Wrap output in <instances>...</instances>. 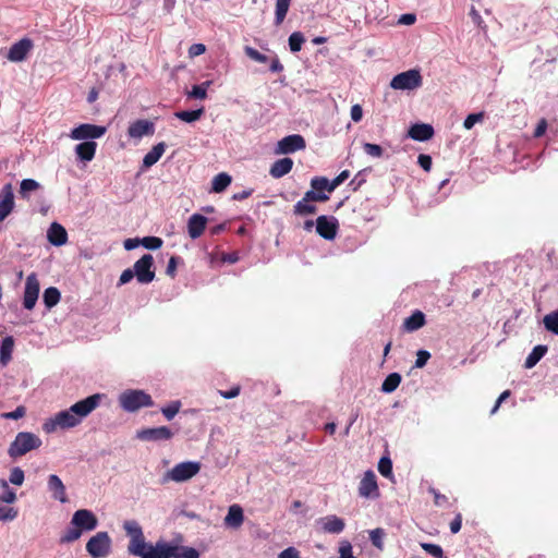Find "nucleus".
<instances>
[{
    "mask_svg": "<svg viewBox=\"0 0 558 558\" xmlns=\"http://www.w3.org/2000/svg\"><path fill=\"white\" fill-rule=\"evenodd\" d=\"M102 395L95 393L71 405L68 410L56 413L47 420L43 429L46 433H52L58 427L68 429L77 426L84 417L89 415L99 404Z\"/></svg>",
    "mask_w": 558,
    "mask_h": 558,
    "instance_id": "nucleus-1",
    "label": "nucleus"
},
{
    "mask_svg": "<svg viewBox=\"0 0 558 558\" xmlns=\"http://www.w3.org/2000/svg\"><path fill=\"white\" fill-rule=\"evenodd\" d=\"M41 446V439L29 432H20L15 436L8 449V454L12 459H17L32 450L38 449Z\"/></svg>",
    "mask_w": 558,
    "mask_h": 558,
    "instance_id": "nucleus-2",
    "label": "nucleus"
},
{
    "mask_svg": "<svg viewBox=\"0 0 558 558\" xmlns=\"http://www.w3.org/2000/svg\"><path fill=\"white\" fill-rule=\"evenodd\" d=\"M120 405L128 412H135L154 404L151 397L143 390H126L119 398Z\"/></svg>",
    "mask_w": 558,
    "mask_h": 558,
    "instance_id": "nucleus-3",
    "label": "nucleus"
},
{
    "mask_svg": "<svg viewBox=\"0 0 558 558\" xmlns=\"http://www.w3.org/2000/svg\"><path fill=\"white\" fill-rule=\"evenodd\" d=\"M123 529L126 535L130 537L128 550L131 555L141 554V549H145V537L143 534L142 526L135 520H126L123 523Z\"/></svg>",
    "mask_w": 558,
    "mask_h": 558,
    "instance_id": "nucleus-4",
    "label": "nucleus"
},
{
    "mask_svg": "<svg viewBox=\"0 0 558 558\" xmlns=\"http://www.w3.org/2000/svg\"><path fill=\"white\" fill-rule=\"evenodd\" d=\"M422 84V75L420 71L415 69L397 74L390 82L391 88L401 90H413L421 87Z\"/></svg>",
    "mask_w": 558,
    "mask_h": 558,
    "instance_id": "nucleus-5",
    "label": "nucleus"
},
{
    "mask_svg": "<svg viewBox=\"0 0 558 558\" xmlns=\"http://www.w3.org/2000/svg\"><path fill=\"white\" fill-rule=\"evenodd\" d=\"M111 538L107 532H98L89 538L86 550L93 558H104L109 555Z\"/></svg>",
    "mask_w": 558,
    "mask_h": 558,
    "instance_id": "nucleus-6",
    "label": "nucleus"
},
{
    "mask_svg": "<svg viewBox=\"0 0 558 558\" xmlns=\"http://www.w3.org/2000/svg\"><path fill=\"white\" fill-rule=\"evenodd\" d=\"M201 470V463L194 461L181 462L175 464L168 473L167 480L177 483L185 482L194 477Z\"/></svg>",
    "mask_w": 558,
    "mask_h": 558,
    "instance_id": "nucleus-7",
    "label": "nucleus"
},
{
    "mask_svg": "<svg viewBox=\"0 0 558 558\" xmlns=\"http://www.w3.org/2000/svg\"><path fill=\"white\" fill-rule=\"evenodd\" d=\"M136 280L142 284L150 283L155 279L154 257L150 254L143 255L133 265Z\"/></svg>",
    "mask_w": 558,
    "mask_h": 558,
    "instance_id": "nucleus-8",
    "label": "nucleus"
},
{
    "mask_svg": "<svg viewBox=\"0 0 558 558\" xmlns=\"http://www.w3.org/2000/svg\"><path fill=\"white\" fill-rule=\"evenodd\" d=\"M107 132L106 126L83 123L72 129L70 137L74 141L99 138Z\"/></svg>",
    "mask_w": 558,
    "mask_h": 558,
    "instance_id": "nucleus-9",
    "label": "nucleus"
},
{
    "mask_svg": "<svg viewBox=\"0 0 558 558\" xmlns=\"http://www.w3.org/2000/svg\"><path fill=\"white\" fill-rule=\"evenodd\" d=\"M316 232L325 240H333L339 230L338 219L333 216L322 215L315 222Z\"/></svg>",
    "mask_w": 558,
    "mask_h": 558,
    "instance_id": "nucleus-10",
    "label": "nucleus"
},
{
    "mask_svg": "<svg viewBox=\"0 0 558 558\" xmlns=\"http://www.w3.org/2000/svg\"><path fill=\"white\" fill-rule=\"evenodd\" d=\"M39 281L37 275L32 272L27 276L25 282L24 298H23V306L31 311L35 307L36 302L39 295Z\"/></svg>",
    "mask_w": 558,
    "mask_h": 558,
    "instance_id": "nucleus-11",
    "label": "nucleus"
},
{
    "mask_svg": "<svg viewBox=\"0 0 558 558\" xmlns=\"http://www.w3.org/2000/svg\"><path fill=\"white\" fill-rule=\"evenodd\" d=\"M173 432L168 426L143 428L137 432L136 437L143 441H165L173 437Z\"/></svg>",
    "mask_w": 558,
    "mask_h": 558,
    "instance_id": "nucleus-12",
    "label": "nucleus"
},
{
    "mask_svg": "<svg viewBox=\"0 0 558 558\" xmlns=\"http://www.w3.org/2000/svg\"><path fill=\"white\" fill-rule=\"evenodd\" d=\"M71 524L83 531H93L98 525L96 515L87 509H80L74 512Z\"/></svg>",
    "mask_w": 558,
    "mask_h": 558,
    "instance_id": "nucleus-13",
    "label": "nucleus"
},
{
    "mask_svg": "<svg viewBox=\"0 0 558 558\" xmlns=\"http://www.w3.org/2000/svg\"><path fill=\"white\" fill-rule=\"evenodd\" d=\"M306 146L305 140L300 134H292L283 137L277 144L276 154H292L298 150L304 149Z\"/></svg>",
    "mask_w": 558,
    "mask_h": 558,
    "instance_id": "nucleus-14",
    "label": "nucleus"
},
{
    "mask_svg": "<svg viewBox=\"0 0 558 558\" xmlns=\"http://www.w3.org/2000/svg\"><path fill=\"white\" fill-rule=\"evenodd\" d=\"M359 495L364 498H376L379 496L377 478L372 470L364 473L359 484Z\"/></svg>",
    "mask_w": 558,
    "mask_h": 558,
    "instance_id": "nucleus-15",
    "label": "nucleus"
},
{
    "mask_svg": "<svg viewBox=\"0 0 558 558\" xmlns=\"http://www.w3.org/2000/svg\"><path fill=\"white\" fill-rule=\"evenodd\" d=\"M170 544L158 541L155 545L146 544L145 549H141V554L134 556L141 558H171Z\"/></svg>",
    "mask_w": 558,
    "mask_h": 558,
    "instance_id": "nucleus-16",
    "label": "nucleus"
},
{
    "mask_svg": "<svg viewBox=\"0 0 558 558\" xmlns=\"http://www.w3.org/2000/svg\"><path fill=\"white\" fill-rule=\"evenodd\" d=\"M14 194L11 183H7L0 190V222H2L14 209Z\"/></svg>",
    "mask_w": 558,
    "mask_h": 558,
    "instance_id": "nucleus-17",
    "label": "nucleus"
},
{
    "mask_svg": "<svg viewBox=\"0 0 558 558\" xmlns=\"http://www.w3.org/2000/svg\"><path fill=\"white\" fill-rule=\"evenodd\" d=\"M32 47V40L28 38H23L11 46L7 58L12 62H21L26 58Z\"/></svg>",
    "mask_w": 558,
    "mask_h": 558,
    "instance_id": "nucleus-18",
    "label": "nucleus"
},
{
    "mask_svg": "<svg viewBox=\"0 0 558 558\" xmlns=\"http://www.w3.org/2000/svg\"><path fill=\"white\" fill-rule=\"evenodd\" d=\"M155 133V125L151 121L140 119L132 122L128 129V135L131 138H142L144 135H153Z\"/></svg>",
    "mask_w": 558,
    "mask_h": 558,
    "instance_id": "nucleus-19",
    "label": "nucleus"
},
{
    "mask_svg": "<svg viewBox=\"0 0 558 558\" xmlns=\"http://www.w3.org/2000/svg\"><path fill=\"white\" fill-rule=\"evenodd\" d=\"M47 485L53 499L59 500L62 504L68 501L65 486L58 475H49Z\"/></svg>",
    "mask_w": 558,
    "mask_h": 558,
    "instance_id": "nucleus-20",
    "label": "nucleus"
},
{
    "mask_svg": "<svg viewBox=\"0 0 558 558\" xmlns=\"http://www.w3.org/2000/svg\"><path fill=\"white\" fill-rule=\"evenodd\" d=\"M48 241L54 246H61L68 242V232L63 226L52 222L47 231Z\"/></svg>",
    "mask_w": 558,
    "mask_h": 558,
    "instance_id": "nucleus-21",
    "label": "nucleus"
},
{
    "mask_svg": "<svg viewBox=\"0 0 558 558\" xmlns=\"http://www.w3.org/2000/svg\"><path fill=\"white\" fill-rule=\"evenodd\" d=\"M207 218L199 214H194L189 218L187 232L192 239L199 238L206 228Z\"/></svg>",
    "mask_w": 558,
    "mask_h": 558,
    "instance_id": "nucleus-22",
    "label": "nucleus"
},
{
    "mask_svg": "<svg viewBox=\"0 0 558 558\" xmlns=\"http://www.w3.org/2000/svg\"><path fill=\"white\" fill-rule=\"evenodd\" d=\"M434 129L430 124L415 123L409 130V136L418 142H425L433 137Z\"/></svg>",
    "mask_w": 558,
    "mask_h": 558,
    "instance_id": "nucleus-23",
    "label": "nucleus"
},
{
    "mask_svg": "<svg viewBox=\"0 0 558 558\" xmlns=\"http://www.w3.org/2000/svg\"><path fill=\"white\" fill-rule=\"evenodd\" d=\"M293 168V160L289 157H284L281 159L276 160L269 170V174L275 178L279 179L288 174Z\"/></svg>",
    "mask_w": 558,
    "mask_h": 558,
    "instance_id": "nucleus-24",
    "label": "nucleus"
},
{
    "mask_svg": "<svg viewBox=\"0 0 558 558\" xmlns=\"http://www.w3.org/2000/svg\"><path fill=\"white\" fill-rule=\"evenodd\" d=\"M322 524H323L324 532L330 533V534H340L345 527V523H344L343 519H341L335 514L327 515V517L323 518Z\"/></svg>",
    "mask_w": 558,
    "mask_h": 558,
    "instance_id": "nucleus-25",
    "label": "nucleus"
},
{
    "mask_svg": "<svg viewBox=\"0 0 558 558\" xmlns=\"http://www.w3.org/2000/svg\"><path fill=\"white\" fill-rule=\"evenodd\" d=\"M243 509L239 505L230 506L225 518V524L233 529H239L243 524Z\"/></svg>",
    "mask_w": 558,
    "mask_h": 558,
    "instance_id": "nucleus-26",
    "label": "nucleus"
},
{
    "mask_svg": "<svg viewBox=\"0 0 558 558\" xmlns=\"http://www.w3.org/2000/svg\"><path fill=\"white\" fill-rule=\"evenodd\" d=\"M97 149V143L94 141H85L75 146V153L80 160L90 161L94 159Z\"/></svg>",
    "mask_w": 558,
    "mask_h": 558,
    "instance_id": "nucleus-27",
    "label": "nucleus"
},
{
    "mask_svg": "<svg viewBox=\"0 0 558 558\" xmlns=\"http://www.w3.org/2000/svg\"><path fill=\"white\" fill-rule=\"evenodd\" d=\"M166 150V144L160 142L153 146V148L143 158V168L148 169L154 166L163 155Z\"/></svg>",
    "mask_w": 558,
    "mask_h": 558,
    "instance_id": "nucleus-28",
    "label": "nucleus"
},
{
    "mask_svg": "<svg viewBox=\"0 0 558 558\" xmlns=\"http://www.w3.org/2000/svg\"><path fill=\"white\" fill-rule=\"evenodd\" d=\"M425 315L421 311H415L410 317L403 322V329L408 332H413L425 325Z\"/></svg>",
    "mask_w": 558,
    "mask_h": 558,
    "instance_id": "nucleus-29",
    "label": "nucleus"
},
{
    "mask_svg": "<svg viewBox=\"0 0 558 558\" xmlns=\"http://www.w3.org/2000/svg\"><path fill=\"white\" fill-rule=\"evenodd\" d=\"M171 558H199V553L189 546H179L170 544Z\"/></svg>",
    "mask_w": 558,
    "mask_h": 558,
    "instance_id": "nucleus-30",
    "label": "nucleus"
},
{
    "mask_svg": "<svg viewBox=\"0 0 558 558\" xmlns=\"http://www.w3.org/2000/svg\"><path fill=\"white\" fill-rule=\"evenodd\" d=\"M14 348V339L11 336L5 337L2 340L0 348V363L5 366L12 359V352Z\"/></svg>",
    "mask_w": 558,
    "mask_h": 558,
    "instance_id": "nucleus-31",
    "label": "nucleus"
},
{
    "mask_svg": "<svg viewBox=\"0 0 558 558\" xmlns=\"http://www.w3.org/2000/svg\"><path fill=\"white\" fill-rule=\"evenodd\" d=\"M546 352H547L546 345L538 344V345L534 347L532 352L525 359L524 366L526 368L534 367L542 360V357L546 354Z\"/></svg>",
    "mask_w": 558,
    "mask_h": 558,
    "instance_id": "nucleus-32",
    "label": "nucleus"
},
{
    "mask_svg": "<svg viewBox=\"0 0 558 558\" xmlns=\"http://www.w3.org/2000/svg\"><path fill=\"white\" fill-rule=\"evenodd\" d=\"M231 180V177L226 172L215 175L211 182V191L215 193L223 192L230 185Z\"/></svg>",
    "mask_w": 558,
    "mask_h": 558,
    "instance_id": "nucleus-33",
    "label": "nucleus"
},
{
    "mask_svg": "<svg viewBox=\"0 0 558 558\" xmlns=\"http://www.w3.org/2000/svg\"><path fill=\"white\" fill-rule=\"evenodd\" d=\"M401 375L399 373L389 374L381 384V391L386 393L393 392L401 383Z\"/></svg>",
    "mask_w": 558,
    "mask_h": 558,
    "instance_id": "nucleus-34",
    "label": "nucleus"
},
{
    "mask_svg": "<svg viewBox=\"0 0 558 558\" xmlns=\"http://www.w3.org/2000/svg\"><path fill=\"white\" fill-rule=\"evenodd\" d=\"M60 298H61V293L54 287H49L44 291L43 299H44V303L47 308H51V307L56 306L59 303Z\"/></svg>",
    "mask_w": 558,
    "mask_h": 558,
    "instance_id": "nucleus-35",
    "label": "nucleus"
},
{
    "mask_svg": "<svg viewBox=\"0 0 558 558\" xmlns=\"http://www.w3.org/2000/svg\"><path fill=\"white\" fill-rule=\"evenodd\" d=\"M291 0H277L276 1V12H275V23L276 25H280L289 11Z\"/></svg>",
    "mask_w": 558,
    "mask_h": 558,
    "instance_id": "nucleus-36",
    "label": "nucleus"
},
{
    "mask_svg": "<svg viewBox=\"0 0 558 558\" xmlns=\"http://www.w3.org/2000/svg\"><path fill=\"white\" fill-rule=\"evenodd\" d=\"M316 211L317 207L303 198L299 201L293 207V213L299 216L313 215Z\"/></svg>",
    "mask_w": 558,
    "mask_h": 558,
    "instance_id": "nucleus-37",
    "label": "nucleus"
},
{
    "mask_svg": "<svg viewBox=\"0 0 558 558\" xmlns=\"http://www.w3.org/2000/svg\"><path fill=\"white\" fill-rule=\"evenodd\" d=\"M210 84V81H206L199 85H194L191 92L187 93V96L195 99H205L207 97V89Z\"/></svg>",
    "mask_w": 558,
    "mask_h": 558,
    "instance_id": "nucleus-38",
    "label": "nucleus"
},
{
    "mask_svg": "<svg viewBox=\"0 0 558 558\" xmlns=\"http://www.w3.org/2000/svg\"><path fill=\"white\" fill-rule=\"evenodd\" d=\"M204 113V109H196L191 111H178L175 112V117L180 119L181 121L191 123L194 121H197Z\"/></svg>",
    "mask_w": 558,
    "mask_h": 558,
    "instance_id": "nucleus-39",
    "label": "nucleus"
},
{
    "mask_svg": "<svg viewBox=\"0 0 558 558\" xmlns=\"http://www.w3.org/2000/svg\"><path fill=\"white\" fill-rule=\"evenodd\" d=\"M543 323L548 331L558 335V310L545 315Z\"/></svg>",
    "mask_w": 558,
    "mask_h": 558,
    "instance_id": "nucleus-40",
    "label": "nucleus"
},
{
    "mask_svg": "<svg viewBox=\"0 0 558 558\" xmlns=\"http://www.w3.org/2000/svg\"><path fill=\"white\" fill-rule=\"evenodd\" d=\"M305 38L301 32H294L289 36V48L291 52H299L304 44Z\"/></svg>",
    "mask_w": 558,
    "mask_h": 558,
    "instance_id": "nucleus-41",
    "label": "nucleus"
},
{
    "mask_svg": "<svg viewBox=\"0 0 558 558\" xmlns=\"http://www.w3.org/2000/svg\"><path fill=\"white\" fill-rule=\"evenodd\" d=\"M0 486L3 488L0 500L5 504H13L16 500L15 492L9 487L5 480H0Z\"/></svg>",
    "mask_w": 558,
    "mask_h": 558,
    "instance_id": "nucleus-42",
    "label": "nucleus"
},
{
    "mask_svg": "<svg viewBox=\"0 0 558 558\" xmlns=\"http://www.w3.org/2000/svg\"><path fill=\"white\" fill-rule=\"evenodd\" d=\"M82 533L83 532L77 526L73 525V527L68 529L63 533V535L60 538V543H62V544L72 543V542L78 539L81 537Z\"/></svg>",
    "mask_w": 558,
    "mask_h": 558,
    "instance_id": "nucleus-43",
    "label": "nucleus"
},
{
    "mask_svg": "<svg viewBox=\"0 0 558 558\" xmlns=\"http://www.w3.org/2000/svg\"><path fill=\"white\" fill-rule=\"evenodd\" d=\"M311 186L319 193H324L325 190L329 192L330 181L325 177H315L311 181Z\"/></svg>",
    "mask_w": 558,
    "mask_h": 558,
    "instance_id": "nucleus-44",
    "label": "nucleus"
},
{
    "mask_svg": "<svg viewBox=\"0 0 558 558\" xmlns=\"http://www.w3.org/2000/svg\"><path fill=\"white\" fill-rule=\"evenodd\" d=\"M39 189V183L33 179H24L20 185V194L22 197H26L28 192H33Z\"/></svg>",
    "mask_w": 558,
    "mask_h": 558,
    "instance_id": "nucleus-45",
    "label": "nucleus"
},
{
    "mask_svg": "<svg viewBox=\"0 0 558 558\" xmlns=\"http://www.w3.org/2000/svg\"><path fill=\"white\" fill-rule=\"evenodd\" d=\"M24 471L21 468L14 466L13 469H11L9 476V481L11 484L21 486L24 483Z\"/></svg>",
    "mask_w": 558,
    "mask_h": 558,
    "instance_id": "nucleus-46",
    "label": "nucleus"
},
{
    "mask_svg": "<svg viewBox=\"0 0 558 558\" xmlns=\"http://www.w3.org/2000/svg\"><path fill=\"white\" fill-rule=\"evenodd\" d=\"M421 547L435 558H445L442 548L437 544L422 543Z\"/></svg>",
    "mask_w": 558,
    "mask_h": 558,
    "instance_id": "nucleus-47",
    "label": "nucleus"
},
{
    "mask_svg": "<svg viewBox=\"0 0 558 558\" xmlns=\"http://www.w3.org/2000/svg\"><path fill=\"white\" fill-rule=\"evenodd\" d=\"M378 471L385 477L392 475V462L388 457H383L378 462Z\"/></svg>",
    "mask_w": 558,
    "mask_h": 558,
    "instance_id": "nucleus-48",
    "label": "nucleus"
},
{
    "mask_svg": "<svg viewBox=\"0 0 558 558\" xmlns=\"http://www.w3.org/2000/svg\"><path fill=\"white\" fill-rule=\"evenodd\" d=\"M141 243L148 250H158L162 246L163 241L158 236H145L141 240Z\"/></svg>",
    "mask_w": 558,
    "mask_h": 558,
    "instance_id": "nucleus-49",
    "label": "nucleus"
},
{
    "mask_svg": "<svg viewBox=\"0 0 558 558\" xmlns=\"http://www.w3.org/2000/svg\"><path fill=\"white\" fill-rule=\"evenodd\" d=\"M303 199H305L310 203L311 202H326L329 199V197L327 194L319 193L316 190L312 189L304 194Z\"/></svg>",
    "mask_w": 558,
    "mask_h": 558,
    "instance_id": "nucleus-50",
    "label": "nucleus"
},
{
    "mask_svg": "<svg viewBox=\"0 0 558 558\" xmlns=\"http://www.w3.org/2000/svg\"><path fill=\"white\" fill-rule=\"evenodd\" d=\"M245 54L251 58L252 60L259 62V63H266L268 61L267 56L260 53L258 50H256L253 47L246 46L244 48Z\"/></svg>",
    "mask_w": 558,
    "mask_h": 558,
    "instance_id": "nucleus-51",
    "label": "nucleus"
},
{
    "mask_svg": "<svg viewBox=\"0 0 558 558\" xmlns=\"http://www.w3.org/2000/svg\"><path fill=\"white\" fill-rule=\"evenodd\" d=\"M384 535V530L378 527L369 532V539L375 547L381 549Z\"/></svg>",
    "mask_w": 558,
    "mask_h": 558,
    "instance_id": "nucleus-52",
    "label": "nucleus"
},
{
    "mask_svg": "<svg viewBox=\"0 0 558 558\" xmlns=\"http://www.w3.org/2000/svg\"><path fill=\"white\" fill-rule=\"evenodd\" d=\"M363 149L367 155L375 158H380L384 154V149L377 144L364 143Z\"/></svg>",
    "mask_w": 558,
    "mask_h": 558,
    "instance_id": "nucleus-53",
    "label": "nucleus"
},
{
    "mask_svg": "<svg viewBox=\"0 0 558 558\" xmlns=\"http://www.w3.org/2000/svg\"><path fill=\"white\" fill-rule=\"evenodd\" d=\"M338 551H339V558H356L353 555V548L349 541L340 542Z\"/></svg>",
    "mask_w": 558,
    "mask_h": 558,
    "instance_id": "nucleus-54",
    "label": "nucleus"
},
{
    "mask_svg": "<svg viewBox=\"0 0 558 558\" xmlns=\"http://www.w3.org/2000/svg\"><path fill=\"white\" fill-rule=\"evenodd\" d=\"M180 402L179 401H175V402H172L171 404H169L168 407H165L161 409V412L162 414L165 415V417L167 420H172L177 413L179 412L180 410Z\"/></svg>",
    "mask_w": 558,
    "mask_h": 558,
    "instance_id": "nucleus-55",
    "label": "nucleus"
},
{
    "mask_svg": "<svg viewBox=\"0 0 558 558\" xmlns=\"http://www.w3.org/2000/svg\"><path fill=\"white\" fill-rule=\"evenodd\" d=\"M483 119H484V112L471 113L465 118V120L463 122V126L466 130H471L475 123L481 122Z\"/></svg>",
    "mask_w": 558,
    "mask_h": 558,
    "instance_id": "nucleus-56",
    "label": "nucleus"
},
{
    "mask_svg": "<svg viewBox=\"0 0 558 558\" xmlns=\"http://www.w3.org/2000/svg\"><path fill=\"white\" fill-rule=\"evenodd\" d=\"M350 175L349 170L341 171L332 181H330L329 192H332L341 183H343Z\"/></svg>",
    "mask_w": 558,
    "mask_h": 558,
    "instance_id": "nucleus-57",
    "label": "nucleus"
},
{
    "mask_svg": "<svg viewBox=\"0 0 558 558\" xmlns=\"http://www.w3.org/2000/svg\"><path fill=\"white\" fill-rule=\"evenodd\" d=\"M430 359V353L426 350H420L417 352V357L415 361V367L422 368L426 365L427 361Z\"/></svg>",
    "mask_w": 558,
    "mask_h": 558,
    "instance_id": "nucleus-58",
    "label": "nucleus"
},
{
    "mask_svg": "<svg viewBox=\"0 0 558 558\" xmlns=\"http://www.w3.org/2000/svg\"><path fill=\"white\" fill-rule=\"evenodd\" d=\"M25 415V408L20 405L12 412H7L2 414V417L8 420H19Z\"/></svg>",
    "mask_w": 558,
    "mask_h": 558,
    "instance_id": "nucleus-59",
    "label": "nucleus"
},
{
    "mask_svg": "<svg viewBox=\"0 0 558 558\" xmlns=\"http://www.w3.org/2000/svg\"><path fill=\"white\" fill-rule=\"evenodd\" d=\"M417 163L425 170V171H430L432 169V165H433V161H432V157L429 155H425V154H421L418 155L417 157Z\"/></svg>",
    "mask_w": 558,
    "mask_h": 558,
    "instance_id": "nucleus-60",
    "label": "nucleus"
},
{
    "mask_svg": "<svg viewBox=\"0 0 558 558\" xmlns=\"http://www.w3.org/2000/svg\"><path fill=\"white\" fill-rule=\"evenodd\" d=\"M205 51H206V47L204 44H193L189 48V56L192 58L198 57V56L203 54Z\"/></svg>",
    "mask_w": 558,
    "mask_h": 558,
    "instance_id": "nucleus-61",
    "label": "nucleus"
},
{
    "mask_svg": "<svg viewBox=\"0 0 558 558\" xmlns=\"http://www.w3.org/2000/svg\"><path fill=\"white\" fill-rule=\"evenodd\" d=\"M135 277L134 270L131 268H128L122 271L120 278H119V286L125 284L130 282Z\"/></svg>",
    "mask_w": 558,
    "mask_h": 558,
    "instance_id": "nucleus-62",
    "label": "nucleus"
},
{
    "mask_svg": "<svg viewBox=\"0 0 558 558\" xmlns=\"http://www.w3.org/2000/svg\"><path fill=\"white\" fill-rule=\"evenodd\" d=\"M177 265H178V257L171 256L168 262L167 269H166V274L168 276H170L171 278H174V276H175Z\"/></svg>",
    "mask_w": 558,
    "mask_h": 558,
    "instance_id": "nucleus-63",
    "label": "nucleus"
},
{
    "mask_svg": "<svg viewBox=\"0 0 558 558\" xmlns=\"http://www.w3.org/2000/svg\"><path fill=\"white\" fill-rule=\"evenodd\" d=\"M279 558H300V553L294 547H288L279 554Z\"/></svg>",
    "mask_w": 558,
    "mask_h": 558,
    "instance_id": "nucleus-64",
    "label": "nucleus"
}]
</instances>
